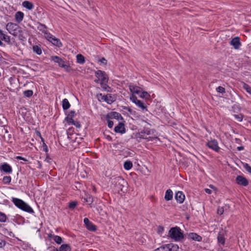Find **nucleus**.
Wrapping results in <instances>:
<instances>
[{
  "label": "nucleus",
  "mask_w": 251,
  "mask_h": 251,
  "mask_svg": "<svg viewBox=\"0 0 251 251\" xmlns=\"http://www.w3.org/2000/svg\"><path fill=\"white\" fill-rule=\"evenodd\" d=\"M12 201L17 207L22 210L30 213H34L32 208L23 200L16 198H12Z\"/></svg>",
  "instance_id": "f257e3e1"
},
{
  "label": "nucleus",
  "mask_w": 251,
  "mask_h": 251,
  "mask_svg": "<svg viewBox=\"0 0 251 251\" xmlns=\"http://www.w3.org/2000/svg\"><path fill=\"white\" fill-rule=\"evenodd\" d=\"M169 234L171 238L176 241H180L184 238L180 228L177 226L171 228Z\"/></svg>",
  "instance_id": "f03ea898"
},
{
  "label": "nucleus",
  "mask_w": 251,
  "mask_h": 251,
  "mask_svg": "<svg viewBox=\"0 0 251 251\" xmlns=\"http://www.w3.org/2000/svg\"><path fill=\"white\" fill-rule=\"evenodd\" d=\"M6 28L9 33L14 36L17 35L19 33L22 32L21 27L18 25L13 23H8L6 25Z\"/></svg>",
  "instance_id": "7ed1b4c3"
},
{
  "label": "nucleus",
  "mask_w": 251,
  "mask_h": 251,
  "mask_svg": "<svg viewBox=\"0 0 251 251\" xmlns=\"http://www.w3.org/2000/svg\"><path fill=\"white\" fill-rule=\"evenodd\" d=\"M112 182L118 192L123 191V188L126 183L124 179L121 176H117L112 179Z\"/></svg>",
  "instance_id": "20e7f679"
},
{
  "label": "nucleus",
  "mask_w": 251,
  "mask_h": 251,
  "mask_svg": "<svg viewBox=\"0 0 251 251\" xmlns=\"http://www.w3.org/2000/svg\"><path fill=\"white\" fill-rule=\"evenodd\" d=\"M96 98L99 101H105L108 104H112L116 100L110 94L103 95L101 93H99L96 95Z\"/></svg>",
  "instance_id": "39448f33"
},
{
  "label": "nucleus",
  "mask_w": 251,
  "mask_h": 251,
  "mask_svg": "<svg viewBox=\"0 0 251 251\" xmlns=\"http://www.w3.org/2000/svg\"><path fill=\"white\" fill-rule=\"evenodd\" d=\"M178 248L176 244H169L160 247L154 251H178Z\"/></svg>",
  "instance_id": "423d86ee"
},
{
  "label": "nucleus",
  "mask_w": 251,
  "mask_h": 251,
  "mask_svg": "<svg viewBox=\"0 0 251 251\" xmlns=\"http://www.w3.org/2000/svg\"><path fill=\"white\" fill-rule=\"evenodd\" d=\"M95 75L100 80V82H108V77L106 73L101 70L95 72Z\"/></svg>",
  "instance_id": "0eeeda50"
},
{
  "label": "nucleus",
  "mask_w": 251,
  "mask_h": 251,
  "mask_svg": "<svg viewBox=\"0 0 251 251\" xmlns=\"http://www.w3.org/2000/svg\"><path fill=\"white\" fill-rule=\"evenodd\" d=\"M206 146L210 149L215 151H219L220 148L218 146V142L215 139H213L208 141L206 143Z\"/></svg>",
  "instance_id": "6e6552de"
},
{
  "label": "nucleus",
  "mask_w": 251,
  "mask_h": 251,
  "mask_svg": "<svg viewBox=\"0 0 251 251\" xmlns=\"http://www.w3.org/2000/svg\"><path fill=\"white\" fill-rule=\"evenodd\" d=\"M51 59L55 63H57L59 67L63 68H68V66L65 64V61L59 56H51Z\"/></svg>",
  "instance_id": "1a4fd4ad"
},
{
  "label": "nucleus",
  "mask_w": 251,
  "mask_h": 251,
  "mask_svg": "<svg viewBox=\"0 0 251 251\" xmlns=\"http://www.w3.org/2000/svg\"><path fill=\"white\" fill-rule=\"evenodd\" d=\"M235 180L236 183L239 185L247 186L249 184V181L247 179L242 176H237Z\"/></svg>",
  "instance_id": "9d476101"
},
{
  "label": "nucleus",
  "mask_w": 251,
  "mask_h": 251,
  "mask_svg": "<svg viewBox=\"0 0 251 251\" xmlns=\"http://www.w3.org/2000/svg\"><path fill=\"white\" fill-rule=\"evenodd\" d=\"M84 223L86 228L90 231H95L97 230L96 226L87 218L84 219Z\"/></svg>",
  "instance_id": "9b49d317"
},
{
  "label": "nucleus",
  "mask_w": 251,
  "mask_h": 251,
  "mask_svg": "<svg viewBox=\"0 0 251 251\" xmlns=\"http://www.w3.org/2000/svg\"><path fill=\"white\" fill-rule=\"evenodd\" d=\"M105 119H115L117 120L123 119L121 114L116 112H111L105 115Z\"/></svg>",
  "instance_id": "f8f14e48"
},
{
  "label": "nucleus",
  "mask_w": 251,
  "mask_h": 251,
  "mask_svg": "<svg viewBox=\"0 0 251 251\" xmlns=\"http://www.w3.org/2000/svg\"><path fill=\"white\" fill-rule=\"evenodd\" d=\"M0 171L9 174L12 172V168L8 163H3L0 167Z\"/></svg>",
  "instance_id": "ddd939ff"
},
{
  "label": "nucleus",
  "mask_w": 251,
  "mask_h": 251,
  "mask_svg": "<svg viewBox=\"0 0 251 251\" xmlns=\"http://www.w3.org/2000/svg\"><path fill=\"white\" fill-rule=\"evenodd\" d=\"M229 44L230 45L232 46L235 49H238L241 46L240 38L238 37H234L230 41Z\"/></svg>",
  "instance_id": "4468645a"
},
{
  "label": "nucleus",
  "mask_w": 251,
  "mask_h": 251,
  "mask_svg": "<svg viewBox=\"0 0 251 251\" xmlns=\"http://www.w3.org/2000/svg\"><path fill=\"white\" fill-rule=\"evenodd\" d=\"M114 131L121 134L125 133L126 132L125 125L123 123H119L118 125L115 127Z\"/></svg>",
  "instance_id": "2eb2a0df"
},
{
  "label": "nucleus",
  "mask_w": 251,
  "mask_h": 251,
  "mask_svg": "<svg viewBox=\"0 0 251 251\" xmlns=\"http://www.w3.org/2000/svg\"><path fill=\"white\" fill-rule=\"evenodd\" d=\"M129 89L132 94H136L139 95L141 92V88L136 85L132 84L129 85Z\"/></svg>",
  "instance_id": "dca6fc26"
},
{
  "label": "nucleus",
  "mask_w": 251,
  "mask_h": 251,
  "mask_svg": "<svg viewBox=\"0 0 251 251\" xmlns=\"http://www.w3.org/2000/svg\"><path fill=\"white\" fill-rule=\"evenodd\" d=\"M188 238L192 240L201 242L202 240V237L197 233L191 232L188 234Z\"/></svg>",
  "instance_id": "f3484780"
},
{
  "label": "nucleus",
  "mask_w": 251,
  "mask_h": 251,
  "mask_svg": "<svg viewBox=\"0 0 251 251\" xmlns=\"http://www.w3.org/2000/svg\"><path fill=\"white\" fill-rule=\"evenodd\" d=\"M175 197L176 201L180 203H182L185 199V196L181 191L176 192Z\"/></svg>",
  "instance_id": "a211bd4d"
},
{
  "label": "nucleus",
  "mask_w": 251,
  "mask_h": 251,
  "mask_svg": "<svg viewBox=\"0 0 251 251\" xmlns=\"http://www.w3.org/2000/svg\"><path fill=\"white\" fill-rule=\"evenodd\" d=\"M135 136L137 138L146 139L148 141L151 140V137H148V135L144 133L143 130L136 133Z\"/></svg>",
  "instance_id": "6ab92c4d"
},
{
  "label": "nucleus",
  "mask_w": 251,
  "mask_h": 251,
  "mask_svg": "<svg viewBox=\"0 0 251 251\" xmlns=\"http://www.w3.org/2000/svg\"><path fill=\"white\" fill-rule=\"evenodd\" d=\"M24 14L21 11L17 12L15 15V19L18 23H20L24 19Z\"/></svg>",
  "instance_id": "aec40b11"
},
{
  "label": "nucleus",
  "mask_w": 251,
  "mask_h": 251,
  "mask_svg": "<svg viewBox=\"0 0 251 251\" xmlns=\"http://www.w3.org/2000/svg\"><path fill=\"white\" fill-rule=\"evenodd\" d=\"M173 193L171 189H168L166 191L165 195V199L166 201H170L173 199Z\"/></svg>",
  "instance_id": "412c9836"
},
{
  "label": "nucleus",
  "mask_w": 251,
  "mask_h": 251,
  "mask_svg": "<svg viewBox=\"0 0 251 251\" xmlns=\"http://www.w3.org/2000/svg\"><path fill=\"white\" fill-rule=\"evenodd\" d=\"M22 5L27 8V9L31 10L33 9L34 5L33 3L29 1H24L23 2Z\"/></svg>",
  "instance_id": "4be33fe9"
},
{
  "label": "nucleus",
  "mask_w": 251,
  "mask_h": 251,
  "mask_svg": "<svg viewBox=\"0 0 251 251\" xmlns=\"http://www.w3.org/2000/svg\"><path fill=\"white\" fill-rule=\"evenodd\" d=\"M218 242L219 244H221L223 246L225 245V238L223 234L219 233L217 237Z\"/></svg>",
  "instance_id": "5701e85b"
},
{
  "label": "nucleus",
  "mask_w": 251,
  "mask_h": 251,
  "mask_svg": "<svg viewBox=\"0 0 251 251\" xmlns=\"http://www.w3.org/2000/svg\"><path fill=\"white\" fill-rule=\"evenodd\" d=\"M37 25V28L39 31L42 32L44 33L47 31V27L45 25L38 23Z\"/></svg>",
  "instance_id": "b1692460"
},
{
  "label": "nucleus",
  "mask_w": 251,
  "mask_h": 251,
  "mask_svg": "<svg viewBox=\"0 0 251 251\" xmlns=\"http://www.w3.org/2000/svg\"><path fill=\"white\" fill-rule=\"evenodd\" d=\"M60 251H71V247L69 244H64L59 247Z\"/></svg>",
  "instance_id": "393cba45"
},
{
  "label": "nucleus",
  "mask_w": 251,
  "mask_h": 251,
  "mask_svg": "<svg viewBox=\"0 0 251 251\" xmlns=\"http://www.w3.org/2000/svg\"><path fill=\"white\" fill-rule=\"evenodd\" d=\"M50 42H51L54 46H56L58 47H60L62 45L60 40L56 38L54 36L51 39Z\"/></svg>",
  "instance_id": "a878e982"
},
{
  "label": "nucleus",
  "mask_w": 251,
  "mask_h": 251,
  "mask_svg": "<svg viewBox=\"0 0 251 251\" xmlns=\"http://www.w3.org/2000/svg\"><path fill=\"white\" fill-rule=\"evenodd\" d=\"M71 105L67 99H64L62 100V108L64 110L68 109Z\"/></svg>",
  "instance_id": "bb28decb"
},
{
  "label": "nucleus",
  "mask_w": 251,
  "mask_h": 251,
  "mask_svg": "<svg viewBox=\"0 0 251 251\" xmlns=\"http://www.w3.org/2000/svg\"><path fill=\"white\" fill-rule=\"evenodd\" d=\"M76 62L80 64H83L85 63V58L81 54H78L76 55Z\"/></svg>",
  "instance_id": "cd10ccee"
},
{
  "label": "nucleus",
  "mask_w": 251,
  "mask_h": 251,
  "mask_svg": "<svg viewBox=\"0 0 251 251\" xmlns=\"http://www.w3.org/2000/svg\"><path fill=\"white\" fill-rule=\"evenodd\" d=\"M135 104L139 108L142 109V110L147 111V106L144 105V103L142 101L138 100Z\"/></svg>",
  "instance_id": "c85d7f7f"
},
{
  "label": "nucleus",
  "mask_w": 251,
  "mask_h": 251,
  "mask_svg": "<svg viewBox=\"0 0 251 251\" xmlns=\"http://www.w3.org/2000/svg\"><path fill=\"white\" fill-rule=\"evenodd\" d=\"M107 82H100V84L102 88L105 91L108 92H111V88L106 84Z\"/></svg>",
  "instance_id": "c756f323"
},
{
  "label": "nucleus",
  "mask_w": 251,
  "mask_h": 251,
  "mask_svg": "<svg viewBox=\"0 0 251 251\" xmlns=\"http://www.w3.org/2000/svg\"><path fill=\"white\" fill-rule=\"evenodd\" d=\"M132 166V163L130 161H126L125 162L124 164V169L126 170H129L131 169Z\"/></svg>",
  "instance_id": "7c9ffc66"
},
{
  "label": "nucleus",
  "mask_w": 251,
  "mask_h": 251,
  "mask_svg": "<svg viewBox=\"0 0 251 251\" xmlns=\"http://www.w3.org/2000/svg\"><path fill=\"white\" fill-rule=\"evenodd\" d=\"M85 202L88 203L89 205H91L93 202V198L91 195H85V197L84 198Z\"/></svg>",
  "instance_id": "2f4dec72"
},
{
  "label": "nucleus",
  "mask_w": 251,
  "mask_h": 251,
  "mask_svg": "<svg viewBox=\"0 0 251 251\" xmlns=\"http://www.w3.org/2000/svg\"><path fill=\"white\" fill-rule=\"evenodd\" d=\"M33 50L38 55L41 54L42 52L40 47L38 45H35L33 46Z\"/></svg>",
  "instance_id": "473e14b6"
},
{
  "label": "nucleus",
  "mask_w": 251,
  "mask_h": 251,
  "mask_svg": "<svg viewBox=\"0 0 251 251\" xmlns=\"http://www.w3.org/2000/svg\"><path fill=\"white\" fill-rule=\"evenodd\" d=\"M53 240L57 244H61L63 242L62 238L58 235L53 236Z\"/></svg>",
  "instance_id": "72a5a7b5"
},
{
  "label": "nucleus",
  "mask_w": 251,
  "mask_h": 251,
  "mask_svg": "<svg viewBox=\"0 0 251 251\" xmlns=\"http://www.w3.org/2000/svg\"><path fill=\"white\" fill-rule=\"evenodd\" d=\"M11 181V177L10 176H5L2 178V182L4 184H10Z\"/></svg>",
  "instance_id": "f704fd0d"
},
{
  "label": "nucleus",
  "mask_w": 251,
  "mask_h": 251,
  "mask_svg": "<svg viewBox=\"0 0 251 251\" xmlns=\"http://www.w3.org/2000/svg\"><path fill=\"white\" fill-rule=\"evenodd\" d=\"M44 36L45 37L49 40L50 42L51 41V39L53 38L54 37L52 35H51L50 32H49L48 31H47L44 33Z\"/></svg>",
  "instance_id": "c9c22d12"
},
{
  "label": "nucleus",
  "mask_w": 251,
  "mask_h": 251,
  "mask_svg": "<svg viewBox=\"0 0 251 251\" xmlns=\"http://www.w3.org/2000/svg\"><path fill=\"white\" fill-rule=\"evenodd\" d=\"M243 88L247 91V93L251 95V87L250 86L244 83L243 84Z\"/></svg>",
  "instance_id": "e433bc0d"
},
{
  "label": "nucleus",
  "mask_w": 251,
  "mask_h": 251,
  "mask_svg": "<svg viewBox=\"0 0 251 251\" xmlns=\"http://www.w3.org/2000/svg\"><path fill=\"white\" fill-rule=\"evenodd\" d=\"M33 93L32 90H26V91H24V92H23V94H24V96L26 97H28V98L32 96Z\"/></svg>",
  "instance_id": "4c0bfd02"
},
{
  "label": "nucleus",
  "mask_w": 251,
  "mask_h": 251,
  "mask_svg": "<svg viewBox=\"0 0 251 251\" xmlns=\"http://www.w3.org/2000/svg\"><path fill=\"white\" fill-rule=\"evenodd\" d=\"M7 220L6 215L2 212H0V222H5Z\"/></svg>",
  "instance_id": "58836bf2"
},
{
  "label": "nucleus",
  "mask_w": 251,
  "mask_h": 251,
  "mask_svg": "<svg viewBox=\"0 0 251 251\" xmlns=\"http://www.w3.org/2000/svg\"><path fill=\"white\" fill-rule=\"evenodd\" d=\"M140 93L141 94H140V97L142 98L148 99L150 97L149 94H148V93L146 91L142 92Z\"/></svg>",
  "instance_id": "ea45409f"
},
{
  "label": "nucleus",
  "mask_w": 251,
  "mask_h": 251,
  "mask_svg": "<svg viewBox=\"0 0 251 251\" xmlns=\"http://www.w3.org/2000/svg\"><path fill=\"white\" fill-rule=\"evenodd\" d=\"M233 117L239 122H241L243 119V116L241 114H234Z\"/></svg>",
  "instance_id": "a19ab883"
},
{
  "label": "nucleus",
  "mask_w": 251,
  "mask_h": 251,
  "mask_svg": "<svg viewBox=\"0 0 251 251\" xmlns=\"http://www.w3.org/2000/svg\"><path fill=\"white\" fill-rule=\"evenodd\" d=\"M1 40H4L5 42L9 43L10 41V38L9 36L5 35L3 33V35H2V38H1Z\"/></svg>",
  "instance_id": "79ce46f5"
},
{
  "label": "nucleus",
  "mask_w": 251,
  "mask_h": 251,
  "mask_svg": "<svg viewBox=\"0 0 251 251\" xmlns=\"http://www.w3.org/2000/svg\"><path fill=\"white\" fill-rule=\"evenodd\" d=\"M216 91L219 93L224 94L226 92L225 88L222 86H219L216 88Z\"/></svg>",
  "instance_id": "37998d69"
},
{
  "label": "nucleus",
  "mask_w": 251,
  "mask_h": 251,
  "mask_svg": "<svg viewBox=\"0 0 251 251\" xmlns=\"http://www.w3.org/2000/svg\"><path fill=\"white\" fill-rule=\"evenodd\" d=\"M77 205V202L73 201L69 203V207L70 209H74Z\"/></svg>",
  "instance_id": "c03bdc74"
},
{
  "label": "nucleus",
  "mask_w": 251,
  "mask_h": 251,
  "mask_svg": "<svg viewBox=\"0 0 251 251\" xmlns=\"http://www.w3.org/2000/svg\"><path fill=\"white\" fill-rule=\"evenodd\" d=\"M244 168L249 173L251 174V167L247 163L244 164Z\"/></svg>",
  "instance_id": "a18cd8bd"
},
{
  "label": "nucleus",
  "mask_w": 251,
  "mask_h": 251,
  "mask_svg": "<svg viewBox=\"0 0 251 251\" xmlns=\"http://www.w3.org/2000/svg\"><path fill=\"white\" fill-rule=\"evenodd\" d=\"M130 100L132 102H133L134 103H135L137 100H138L137 99V98L136 97V96H135L133 94H132L130 96Z\"/></svg>",
  "instance_id": "49530a36"
},
{
  "label": "nucleus",
  "mask_w": 251,
  "mask_h": 251,
  "mask_svg": "<svg viewBox=\"0 0 251 251\" xmlns=\"http://www.w3.org/2000/svg\"><path fill=\"white\" fill-rule=\"evenodd\" d=\"M105 119L107 121V125H108V127L110 128H111L114 125L113 122L110 120L111 119Z\"/></svg>",
  "instance_id": "de8ad7c7"
},
{
  "label": "nucleus",
  "mask_w": 251,
  "mask_h": 251,
  "mask_svg": "<svg viewBox=\"0 0 251 251\" xmlns=\"http://www.w3.org/2000/svg\"><path fill=\"white\" fill-rule=\"evenodd\" d=\"M65 120L68 122V123H69V124H71V125H72L75 121L73 120V117H67L65 118Z\"/></svg>",
  "instance_id": "09e8293b"
},
{
  "label": "nucleus",
  "mask_w": 251,
  "mask_h": 251,
  "mask_svg": "<svg viewBox=\"0 0 251 251\" xmlns=\"http://www.w3.org/2000/svg\"><path fill=\"white\" fill-rule=\"evenodd\" d=\"M124 109L126 110H127L130 114H133L135 112V111H133L131 108H130L129 107H126L125 106L124 107Z\"/></svg>",
  "instance_id": "8fccbe9b"
},
{
  "label": "nucleus",
  "mask_w": 251,
  "mask_h": 251,
  "mask_svg": "<svg viewBox=\"0 0 251 251\" xmlns=\"http://www.w3.org/2000/svg\"><path fill=\"white\" fill-rule=\"evenodd\" d=\"M143 130L147 135H149L151 133V129L149 128H144Z\"/></svg>",
  "instance_id": "3c124183"
},
{
  "label": "nucleus",
  "mask_w": 251,
  "mask_h": 251,
  "mask_svg": "<svg viewBox=\"0 0 251 251\" xmlns=\"http://www.w3.org/2000/svg\"><path fill=\"white\" fill-rule=\"evenodd\" d=\"M75 111H71L69 112L67 117H73L74 118L75 117Z\"/></svg>",
  "instance_id": "603ef678"
},
{
  "label": "nucleus",
  "mask_w": 251,
  "mask_h": 251,
  "mask_svg": "<svg viewBox=\"0 0 251 251\" xmlns=\"http://www.w3.org/2000/svg\"><path fill=\"white\" fill-rule=\"evenodd\" d=\"M50 251H60V249L55 248V247H50L49 248Z\"/></svg>",
  "instance_id": "864d4df0"
},
{
  "label": "nucleus",
  "mask_w": 251,
  "mask_h": 251,
  "mask_svg": "<svg viewBox=\"0 0 251 251\" xmlns=\"http://www.w3.org/2000/svg\"><path fill=\"white\" fill-rule=\"evenodd\" d=\"M43 150L45 151L46 152H47L48 151V148L46 144L44 142L43 144Z\"/></svg>",
  "instance_id": "5fc2aeb1"
},
{
  "label": "nucleus",
  "mask_w": 251,
  "mask_h": 251,
  "mask_svg": "<svg viewBox=\"0 0 251 251\" xmlns=\"http://www.w3.org/2000/svg\"><path fill=\"white\" fill-rule=\"evenodd\" d=\"M18 160H23L25 162H28V160H27L26 158H25L22 156H18L16 157V158Z\"/></svg>",
  "instance_id": "6e6d98bb"
},
{
  "label": "nucleus",
  "mask_w": 251,
  "mask_h": 251,
  "mask_svg": "<svg viewBox=\"0 0 251 251\" xmlns=\"http://www.w3.org/2000/svg\"><path fill=\"white\" fill-rule=\"evenodd\" d=\"M72 125L75 126L76 127H80V124L79 122L74 121Z\"/></svg>",
  "instance_id": "4d7b16f0"
},
{
  "label": "nucleus",
  "mask_w": 251,
  "mask_h": 251,
  "mask_svg": "<svg viewBox=\"0 0 251 251\" xmlns=\"http://www.w3.org/2000/svg\"><path fill=\"white\" fill-rule=\"evenodd\" d=\"M100 62L101 64L106 65L107 61L104 58H102L100 60Z\"/></svg>",
  "instance_id": "13d9d810"
},
{
  "label": "nucleus",
  "mask_w": 251,
  "mask_h": 251,
  "mask_svg": "<svg viewBox=\"0 0 251 251\" xmlns=\"http://www.w3.org/2000/svg\"><path fill=\"white\" fill-rule=\"evenodd\" d=\"M5 245V242L4 240L0 239V248H2Z\"/></svg>",
  "instance_id": "bf43d9fd"
},
{
  "label": "nucleus",
  "mask_w": 251,
  "mask_h": 251,
  "mask_svg": "<svg viewBox=\"0 0 251 251\" xmlns=\"http://www.w3.org/2000/svg\"><path fill=\"white\" fill-rule=\"evenodd\" d=\"M224 212V209L223 208H219L217 211V213L219 215H222Z\"/></svg>",
  "instance_id": "052dcab7"
},
{
  "label": "nucleus",
  "mask_w": 251,
  "mask_h": 251,
  "mask_svg": "<svg viewBox=\"0 0 251 251\" xmlns=\"http://www.w3.org/2000/svg\"><path fill=\"white\" fill-rule=\"evenodd\" d=\"M204 191L205 192V193H206L207 194H211L212 193V191L210 189H208V188H205L204 189Z\"/></svg>",
  "instance_id": "680f3d73"
},
{
  "label": "nucleus",
  "mask_w": 251,
  "mask_h": 251,
  "mask_svg": "<svg viewBox=\"0 0 251 251\" xmlns=\"http://www.w3.org/2000/svg\"><path fill=\"white\" fill-rule=\"evenodd\" d=\"M51 159L48 155H47L46 158H45V161L48 162H50Z\"/></svg>",
  "instance_id": "e2e57ef3"
},
{
  "label": "nucleus",
  "mask_w": 251,
  "mask_h": 251,
  "mask_svg": "<svg viewBox=\"0 0 251 251\" xmlns=\"http://www.w3.org/2000/svg\"><path fill=\"white\" fill-rule=\"evenodd\" d=\"M244 147L243 146H240V147H238L237 148V150L239 151H242V150H244Z\"/></svg>",
  "instance_id": "0e129e2a"
},
{
  "label": "nucleus",
  "mask_w": 251,
  "mask_h": 251,
  "mask_svg": "<svg viewBox=\"0 0 251 251\" xmlns=\"http://www.w3.org/2000/svg\"><path fill=\"white\" fill-rule=\"evenodd\" d=\"M106 139L108 140V141H111L112 140V138L109 135H108L106 136Z\"/></svg>",
  "instance_id": "69168bd1"
},
{
  "label": "nucleus",
  "mask_w": 251,
  "mask_h": 251,
  "mask_svg": "<svg viewBox=\"0 0 251 251\" xmlns=\"http://www.w3.org/2000/svg\"><path fill=\"white\" fill-rule=\"evenodd\" d=\"M53 236H55V235H52V234H49L48 235V237H49V238H52V239H53Z\"/></svg>",
  "instance_id": "338daca9"
},
{
  "label": "nucleus",
  "mask_w": 251,
  "mask_h": 251,
  "mask_svg": "<svg viewBox=\"0 0 251 251\" xmlns=\"http://www.w3.org/2000/svg\"><path fill=\"white\" fill-rule=\"evenodd\" d=\"M2 35H3V32L0 29V38H2Z\"/></svg>",
  "instance_id": "774afa93"
}]
</instances>
